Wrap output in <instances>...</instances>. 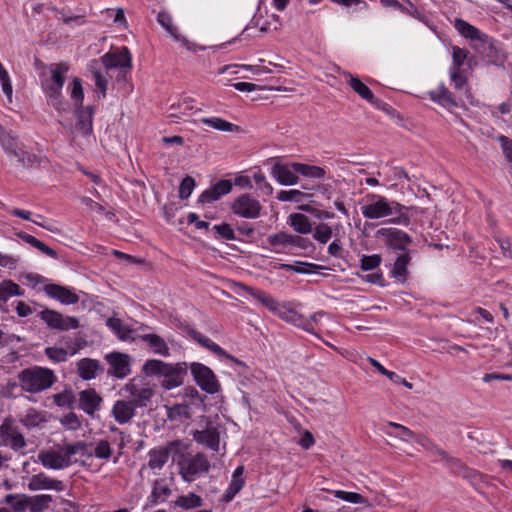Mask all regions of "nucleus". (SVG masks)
<instances>
[{
  "label": "nucleus",
  "mask_w": 512,
  "mask_h": 512,
  "mask_svg": "<svg viewBox=\"0 0 512 512\" xmlns=\"http://www.w3.org/2000/svg\"><path fill=\"white\" fill-rule=\"evenodd\" d=\"M142 370L147 376L163 377L161 386L166 390H171L184 383L187 364L185 362L172 364L159 359H150L145 362Z\"/></svg>",
  "instance_id": "1"
},
{
  "label": "nucleus",
  "mask_w": 512,
  "mask_h": 512,
  "mask_svg": "<svg viewBox=\"0 0 512 512\" xmlns=\"http://www.w3.org/2000/svg\"><path fill=\"white\" fill-rule=\"evenodd\" d=\"M18 380L22 391L37 394L51 388L57 382V376L49 368L33 366L19 372Z\"/></svg>",
  "instance_id": "2"
},
{
  "label": "nucleus",
  "mask_w": 512,
  "mask_h": 512,
  "mask_svg": "<svg viewBox=\"0 0 512 512\" xmlns=\"http://www.w3.org/2000/svg\"><path fill=\"white\" fill-rule=\"evenodd\" d=\"M2 149L6 154V163L12 168H28L37 162V157L24 150L22 143L11 133L2 134Z\"/></svg>",
  "instance_id": "3"
},
{
  "label": "nucleus",
  "mask_w": 512,
  "mask_h": 512,
  "mask_svg": "<svg viewBox=\"0 0 512 512\" xmlns=\"http://www.w3.org/2000/svg\"><path fill=\"white\" fill-rule=\"evenodd\" d=\"M179 474L186 482H192L200 475L207 473L210 469V462L204 453L182 454L178 460Z\"/></svg>",
  "instance_id": "4"
},
{
  "label": "nucleus",
  "mask_w": 512,
  "mask_h": 512,
  "mask_svg": "<svg viewBox=\"0 0 512 512\" xmlns=\"http://www.w3.org/2000/svg\"><path fill=\"white\" fill-rule=\"evenodd\" d=\"M371 202L361 207L362 215L367 219H380L399 213L401 205L398 202H389L379 195H368Z\"/></svg>",
  "instance_id": "5"
},
{
  "label": "nucleus",
  "mask_w": 512,
  "mask_h": 512,
  "mask_svg": "<svg viewBox=\"0 0 512 512\" xmlns=\"http://www.w3.org/2000/svg\"><path fill=\"white\" fill-rule=\"evenodd\" d=\"M190 370L197 385L208 394H216L221 390V385L215 373L206 365L193 362Z\"/></svg>",
  "instance_id": "6"
},
{
  "label": "nucleus",
  "mask_w": 512,
  "mask_h": 512,
  "mask_svg": "<svg viewBox=\"0 0 512 512\" xmlns=\"http://www.w3.org/2000/svg\"><path fill=\"white\" fill-rule=\"evenodd\" d=\"M375 236L387 248L400 253L408 251V246L412 242L411 237L406 232L397 228H380L376 231Z\"/></svg>",
  "instance_id": "7"
},
{
  "label": "nucleus",
  "mask_w": 512,
  "mask_h": 512,
  "mask_svg": "<svg viewBox=\"0 0 512 512\" xmlns=\"http://www.w3.org/2000/svg\"><path fill=\"white\" fill-rule=\"evenodd\" d=\"M122 391L127 394L129 398L127 400L133 403L137 408L147 406L154 395V390L149 384H145L142 380H137L136 378L126 383Z\"/></svg>",
  "instance_id": "8"
},
{
  "label": "nucleus",
  "mask_w": 512,
  "mask_h": 512,
  "mask_svg": "<svg viewBox=\"0 0 512 512\" xmlns=\"http://www.w3.org/2000/svg\"><path fill=\"white\" fill-rule=\"evenodd\" d=\"M234 214L246 219H256L260 216L262 206L260 202L249 194L237 197L231 204Z\"/></svg>",
  "instance_id": "9"
},
{
  "label": "nucleus",
  "mask_w": 512,
  "mask_h": 512,
  "mask_svg": "<svg viewBox=\"0 0 512 512\" xmlns=\"http://www.w3.org/2000/svg\"><path fill=\"white\" fill-rule=\"evenodd\" d=\"M39 317L51 329L67 331L79 327V320L76 317L63 316L55 310L44 309L39 313Z\"/></svg>",
  "instance_id": "10"
},
{
  "label": "nucleus",
  "mask_w": 512,
  "mask_h": 512,
  "mask_svg": "<svg viewBox=\"0 0 512 512\" xmlns=\"http://www.w3.org/2000/svg\"><path fill=\"white\" fill-rule=\"evenodd\" d=\"M186 332L190 338L198 342L202 347L210 350L219 357H224L230 360L231 362L235 363L236 365L246 368V364L243 361L237 359L233 355L226 352L222 347L214 343L210 338L204 336L194 328L187 327Z\"/></svg>",
  "instance_id": "11"
},
{
  "label": "nucleus",
  "mask_w": 512,
  "mask_h": 512,
  "mask_svg": "<svg viewBox=\"0 0 512 512\" xmlns=\"http://www.w3.org/2000/svg\"><path fill=\"white\" fill-rule=\"evenodd\" d=\"M272 313L297 327L302 329H311V321H307L306 318L298 313L290 303L277 302Z\"/></svg>",
  "instance_id": "12"
},
{
  "label": "nucleus",
  "mask_w": 512,
  "mask_h": 512,
  "mask_svg": "<svg viewBox=\"0 0 512 512\" xmlns=\"http://www.w3.org/2000/svg\"><path fill=\"white\" fill-rule=\"evenodd\" d=\"M38 460L45 468L53 470H61L72 464V460L66 458L62 448L41 451Z\"/></svg>",
  "instance_id": "13"
},
{
  "label": "nucleus",
  "mask_w": 512,
  "mask_h": 512,
  "mask_svg": "<svg viewBox=\"0 0 512 512\" xmlns=\"http://www.w3.org/2000/svg\"><path fill=\"white\" fill-rule=\"evenodd\" d=\"M110 365L107 373L115 378L123 379L131 373L130 357L127 354L112 352L106 355Z\"/></svg>",
  "instance_id": "14"
},
{
  "label": "nucleus",
  "mask_w": 512,
  "mask_h": 512,
  "mask_svg": "<svg viewBox=\"0 0 512 512\" xmlns=\"http://www.w3.org/2000/svg\"><path fill=\"white\" fill-rule=\"evenodd\" d=\"M193 439L201 445L206 446L212 451H219L220 435L218 429L211 423H207L201 430L192 432Z\"/></svg>",
  "instance_id": "15"
},
{
  "label": "nucleus",
  "mask_w": 512,
  "mask_h": 512,
  "mask_svg": "<svg viewBox=\"0 0 512 512\" xmlns=\"http://www.w3.org/2000/svg\"><path fill=\"white\" fill-rule=\"evenodd\" d=\"M99 61H101L107 70L113 68L130 69L132 67V57L127 47H122L117 52L106 53Z\"/></svg>",
  "instance_id": "16"
},
{
  "label": "nucleus",
  "mask_w": 512,
  "mask_h": 512,
  "mask_svg": "<svg viewBox=\"0 0 512 512\" xmlns=\"http://www.w3.org/2000/svg\"><path fill=\"white\" fill-rule=\"evenodd\" d=\"M46 295L62 304L71 305L79 301V296L71 289L58 284H47L43 288Z\"/></svg>",
  "instance_id": "17"
},
{
  "label": "nucleus",
  "mask_w": 512,
  "mask_h": 512,
  "mask_svg": "<svg viewBox=\"0 0 512 512\" xmlns=\"http://www.w3.org/2000/svg\"><path fill=\"white\" fill-rule=\"evenodd\" d=\"M180 445V441H172L165 447L151 449L148 453V467L151 469H162L167 463L170 452Z\"/></svg>",
  "instance_id": "18"
},
{
  "label": "nucleus",
  "mask_w": 512,
  "mask_h": 512,
  "mask_svg": "<svg viewBox=\"0 0 512 512\" xmlns=\"http://www.w3.org/2000/svg\"><path fill=\"white\" fill-rule=\"evenodd\" d=\"M232 182L230 180H220L207 190L203 191L198 198L199 203H211L217 201L222 196L230 193Z\"/></svg>",
  "instance_id": "19"
},
{
  "label": "nucleus",
  "mask_w": 512,
  "mask_h": 512,
  "mask_svg": "<svg viewBox=\"0 0 512 512\" xmlns=\"http://www.w3.org/2000/svg\"><path fill=\"white\" fill-rule=\"evenodd\" d=\"M2 445L10 446L14 450L22 449L25 446L23 435L12 426L9 419L2 423Z\"/></svg>",
  "instance_id": "20"
},
{
  "label": "nucleus",
  "mask_w": 512,
  "mask_h": 512,
  "mask_svg": "<svg viewBox=\"0 0 512 512\" xmlns=\"http://www.w3.org/2000/svg\"><path fill=\"white\" fill-rule=\"evenodd\" d=\"M102 397L95 389H86L79 393V408L86 414L93 416L100 409Z\"/></svg>",
  "instance_id": "21"
},
{
  "label": "nucleus",
  "mask_w": 512,
  "mask_h": 512,
  "mask_svg": "<svg viewBox=\"0 0 512 512\" xmlns=\"http://www.w3.org/2000/svg\"><path fill=\"white\" fill-rule=\"evenodd\" d=\"M28 489L30 491L55 490L60 492L64 490V484L60 480L51 479L44 473H39L30 478Z\"/></svg>",
  "instance_id": "22"
},
{
  "label": "nucleus",
  "mask_w": 512,
  "mask_h": 512,
  "mask_svg": "<svg viewBox=\"0 0 512 512\" xmlns=\"http://www.w3.org/2000/svg\"><path fill=\"white\" fill-rule=\"evenodd\" d=\"M136 406L130 401L117 400L112 407V416L119 424H126L130 422L136 415Z\"/></svg>",
  "instance_id": "23"
},
{
  "label": "nucleus",
  "mask_w": 512,
  "mask_h": 512,
  "mask_svg": "<svg viewBox=\"0 0 512 512\" xmlns=\"http://www.w3.org/2000/svg\"><path fill=\"white\" fill-rule=\"evenodd\" d=\"M296 171L293 170L292 164L285 165L281 163H275L271 168L272 176L281 184L285 186L295 185L299 181V177L296 175Z\"/></svg>",
  "instance_id": "24"
},
{
  "label": "nucleus",
  "mask_w": 512,
  "mask_h": 512,
  "mask_svg": "<svg viewBox=\"0 0 512 512\" xmlns=\"http://www.w3.org/2000/svg\"><path fill=\"white\" fill-rule=\"evenodd\" d=\"M104 368L99 360L83 358L77 362V372L81 379L91 380L102 373Z\"/></svg>",
  "instance_id": "25"
},
{
  "label": "nucleus",
  "mask_w": 512,
  "mask_h": 512,
  "mask_svg": "<svg viewBox=\"0 0 512 512\" xmlns=\"http://www.w3.org/2000/svg\"><path fill=\"white\" fill-rule=\"evenodd\" d=\"M454 27L466 39L478 41L482 44H486L489 41V37L486 34L462 19H455Z\"/></svg>",
  "instance_id": "26"
},
{
  "label": "nucleus",
  "mask_w": 512,
  "mask_h": 512,
  "mask_svg": "<svg viewBox=\"0 0 512 512\" xmlns=\"http://www.w3.org/2000/svg\"><path fill=\"white\" fill-rule=\"evenodd\" d=\"M93 114L94 109L91 106L76 107L77 123L76 128L83 135L88 136L93 131Z\"/></svg>",
  "instance_id": "27"
},
{
  "label": "nucleus",
  "mask_w": 512,
  "mask_h": 512,
  "mask_svg": "<svg viewBox=\"0 0 512 512\" xmlns=\"http://www.w3.org/2000/svg\"><path fill=\"white\" fill-rule=\"evenodd\" d=\"M267 242L277 253H293V234L279 232L269 235Z\"/></svg>",
  "instance_id": "28"
},
{
  "label": "nucleus",
  "mask_w": 512,
  "mask_h": 512,
  "mask_svg": "<svg viewBox=\"0 0 512 512\" xmlns=\"http://www.w3.org/2000/svg\"><path fill=\"white\" fill-rule=\"evenodd\" d=\"M138 339L146 343L154 354L164 357H168L170 355V349L166 341L161 336L149 333L138 336Z\"/></svg>",
  "instance_id": "29"
},
{
  "label": "nucleus",
  "mask_w": 512,
  "mask_h": 512,
  "mask_svg": "<svg viewBox=\"0 0 512 512\" xmlns=\"http://www.w3.org/2000/svg\"><path fill=\"white\" fill-rule=\"evenodd\" d=\"M428 95L432 101L440 104L441 106L449 110L452 108L459 107V104L456 101L453 94L444 85H441L437 89L429 91Z\"/></svg>",
  "instance_id": "30"
},
{
  "label": "nucleus",
  "mask_w": 512,
  "mask_h": 512,
  "mask_svg": "<svg viewBox=\"0 0 512 512\" xmlns=\"http://www.w3.org/2000/svg\"><path fill=\"white\" fill-rule=\"evenodd\" d=\"M410 261L411 256L409 251L399 253L396 259L394 260L393 267L390 271L391 276L400 282H404L407 278V267Z\"/></svg>",
  "instance_id": "31"
},
{
  "label": "nucleus",
  "mask_w": 512,
  "mask_h": 512,
  "mask_svg": "<svg viewBox=\"0 0 512 512\" xmlns=\"http://www.w3.org/2000/svg\"><path fill=\"white\" fill-rule=\"evenodd\" d=\"M244 474V467L238 466L232 475V480L224 494V500L226 502L231 501L237 493L240 492V490L243 488L245 484V480L243 478Z\"/></svg>",
  "instance_id": "32"
},
{
  "label": "nucleus",
  "mask_w": 512,
  "mask_h": 512,
  "mask_svg": "<svg viewBox=\"0 0 512 512\" xmlns=\"http://www.w3.org/2000/svg\"><path fill=\"white\" fill-rule=\"evenodd\" d=\"M348 77H349V80H348L349 85L359 96H361L366 101H368L374 105H377L378 107L380 106L379 104L381 102L379 100L375 99L374 94L372 93V91L369 89V87L366 84H364L359 78L354 77L351 74H348Z\"/></svg>",
  "instance_id": "33"
},
{
  "label": "nucleus",
  "mask_w": 512,
  "mask_h": 512,
  "mask_svg": "<svg viewBox=\"0 0 512 512\" xmlns=\"http://www.w3.org/2000/svg\"><path fill=\"white\" fill-rule=\"evenodd\" d=\"M88 72L94 79L96 87L101 92L102 96H106L108 80L101 72V65L99 60H91L87 66Z\"/></svg>",
  "instance_id": "34"
},
{
  "label": "nucleus",
  "mask_w": 512,
  "mask_h": 512,
  "mask_svg": "<svg viewBox=\"0 0 512 512\" xmlns=\"http://www.w3.org/2000/svg\"><path fill=\"white\" fill-rule=\"evenodd\" d=\"M288 223L293 228V230L299 234H309L313 230L310 219L301 213L290 214Z\"/></svg>",
  "instance_id": "35"
},
{
  "label": "nucleus",
  "mask_w": 512,
  "mask_h": 512,
  "mask_svg": "<svg viewBox=\"0 0 512 512\" xmlns=\"http://www.w3.org/2000/svg\"><path fill=\"white\" fill-rule=\"evenodd\" d=\"M200 121L204 125L222 132L239 133L241 131V128L238 125L230 123L220 117H205Z\"/></svg>",
  "instance_id": "36"
},
{
  "label": "nucleus",
  "mask_w": 512,
  "mask_h": 512,
  "mask_svg": "<svg viewBox=\"0 0 512 512\" xmlns=\"http://www.w3.org/2000/svg\"><path fill=\"white\" fill-rule=\"evenodd\" d=\"M52 501V496L48 494L28 496L26 500L30 512H44L49 509Z\"/></svg>",
  "instance_id": "37"
},
{
  "label": "nucleus",
  "mask_w": 512,
  "mask_h": 512,
  "mask_svg": "<svg viewBox=\"0 0 512 512\" xmlns=\"http://www.w3.org/2000/svg\"><path fill=\"white\" fill-rule=\"evenodd\" d=\"M194 101L190 98H184L183 100L174 103L170 107L169 118H182L183 116L189 115L194 110Z\"/></svg>",
  "instance_id": "38"
},
{
  "label": "nucleus",
  "mask_w": 512,
  "mask_h": 512,
  "mask_svg": "<svg viewBox=\"0 0 512 512\" xmlns=\"http://www.w3.org/2000/svg\"><path fill=\"white\" fill-rule=\"evenodd\" d=\"M172 493L171 488L164 479H157L153 483L151 498L153 503L164 502Z\"/></svg>",
  "instance_id": "39"
},
{
  "label": "nucleus",
  "mask_w": 512,
  "mask_h": 512,
  "mask_svg": "<svg viewBox=\"0 0 512 512\" xmlns=\"http://www.w3.org/2000/svg\"><path fill=\"white\" fill-rule=\"evenodd\" d=\"M292 168L297 173H300L301 175L309 178L321 179L326 174L322 167L303 163H292Z\"/></svg>",
  "instance_id": "40"
},
{
  "label": "nucleus",
  "mask_w": 512,
  "mask_h": 512,
  "mask_svg": "<svg viewBox=\"0 0 512 512\" xmlns=\"http://www.w3.org/2000/svg\"><path fill=\"white\" fill-rule=\"evenodd\" d=\"M174 503L182 509L190 510L202 506L203 499L199 495L190 492L186 495L178 496Z\"/></svg>",
  "instance_id": "41"
},
{
  "label": "nucleus",
  "mask_w": 512,
  "mask_h": 512,
  "mask_svg": "<svg viewBox=\"0 0 512 512\" xmlns=\"http://www.w3.org/2000/svg\"><path fill=\"white\" fill-rule=\"evenodd\" d=\"M18 236L23 241H25L26 243L32 245L33 247H35L36 249H38L39 251H41L45 255H47V256H49L51 258H57L56 251L53 250L52 248H50L49 246H47L44 242L38 240L36 237H34V236L30 235V234L24 233V232L18 233Z\"/></svg>",
  "instance_id": "42"
},
{
  "label": "nucleus",
  "mask_w": 512,
  "mask_h": 512,
  "mask_svg": "<svg viewBox=\"0 0 512 512\" xmlns=\"http://www.w3.org/2000/svg\"><path fill=\"white\" fill-rule=\"evenodd\" d=\"M106 325L118 336L119 339L123 341L131 339L132 330L128 326L123 325L119 318H108L106 320Z\"/></svg>",
  "instance_id": "43"
},
{
  "label": "nucleus",
  "mask_w": 512,
  "mask_h": 512,
  "mask_svg": "<svg viewBox=\"0 0 512 512\" xmlns=\"http://www.w3.org/2000/svg\"><path fill=\"white\" fill-rule=\"evenodd\" d=\"M243 289L246 293H248L253 298L258 300L265 307H267L271 312L273 311L276 303L278 302L275 298H273L271 295L267 294L266 292L257 290L255 288H252L249 286H243Z\"/></svg>",
  "instance_id": "44"
},
{
  "label": "nucleus",
  "mask_w": 512,
  "mask_h": 512,
  "mask_svg": "<svg viewBox=\"0 0 512 512\" xmlns=\"http://www.w3.org/2000/svg\"><path fill=\"white\" fill-rule=\"evenodd\" d=\"M313 239L319 244H326L333 236L332 227L327 223H319L312 230Z\"/></svg>",
  "instance_id": "45"
},
{
  "label": "nucleus",
  "mask_w": 512,
  "mask_h": 512,
  "mask_svg": "<svg viewBox=\"0 0 512 512\" xmlns=\"http://www.w3.org/2000/svg\"><path fill=\"white\" fill-rule=\"evenodd\" d=\"M69 66L66 63H56L51 65V79L53 81V85H58V88H63L64 85V76L68 72Z\"/></svg>",
  "instance_id": "46"
},
{
  "label": "nucleus",
  "mask_w": 512,
  "mask_h": 512,
  "mask_svg": "<svg viewBox=\"0 0 512 512\" xmlns=\"http://www.w3.org/2000/svg\"><path fill=\"white\" fill-rule=\"evenodd\" d=\"M28 495L22 494H9L5 497V502L9 504L15 512H23L28 509V504L26 502Z\"/></svg>",
  "instance_id": "47"
},
{
  "label": "nucleus",
  "mask_w": 512,
  "mask_h": 512,
  "mask_svg": "<svg viewBox=\"0 0 512 512\" xmlns=\"http://www.w3.org/2000/svg\"><path fill=\"white\" fill-rule=\"evenodd\" d=\"M159 24L176 40H181L177 27L172 24L171 16L166 12H160L157 16Z\"/></svg>",
  "instance_id": "48"
},
{
  "label": "nucleus",
  "mask_w": 512,
  "mask_h": 512,
  "mask_svg": "<svg viewBox=\"0 0 512 512\" xmlns=\"http://www.w3.org/2000/svg\"><path fill=\"white\" fill-rule=\"evenodd\" d=\"M53 401L58 407H72L75 402V396L71 389H65L64 391L54 394Z\"/></svg>",
  "instance_id": "49"
},
{
  "label": "nucleus",
  "mask_w": 512,
  "mask_h": 512,
  "mask_svg": "<svg viewBox=\"0 0 512 512\" xmlns=\"http://www.w3.org/2000/svg\"><path fill=\"white\" fill-rule=\"evenodd\" d=\"M45 414L37 411L36 409H29L22 419V422L27 427H35L45 422Z\"/></svg>",
  "instance_id": "50"
},
{
  "label": "nucleus",
  "mask_w": 512,
  "mask_h": 512,
  "mask_svg": "<svg viewBox=\"0 0 512 512\" xmlns=\"http://www.w3.org/2000/svg\"><path fill=\"white\" fill-rule=\"evenodd\" d=\"M44 90L49 97V103L54 106L56 109H60L61 107V90L62 88H58V85L53 84H44Z\"/></svg>",
  "instance_id": "51"
},
{
  "label": "nucleus",
  "mask_w": 512,
  "mask_h": 512,
  "mask_svg": "<svg viewBox=\"0 0 512 512\" xmlns=\"http://www.w3.org/2000/svg\"><path fill=\"white\" fill-rule=\"evenodd\" d=\"M382 258L379 254L362 255L360 259V268L363 271L376 269L381 264Z\"/></svg>",
  "instance_id": "52"
},
{
  "label": "nucleus",
  "mask_w": 512,
  "mask_h": 512,
  "mask_svg": "<svg viewBox=\"0 0 512 512\" xmlns=\"http://www.w3.org/2000/svg\"><path fill=\"white\" fill-rule=\"evenodd\" d=\"M71 99L75 102V107L83 106V87L81 80L77 77L73 78L72 81Z\"/></svg>",
  "instance_id": "53"
},
{
  "label": "nucleus",
  "mask_w": 512,
  "mask_h": 512,
  "mask_svg": "<svg viewBox=\"0 0 512 512\" xmlns=\"http://www.w3.org/2000/svg\"><path fill=\"white\" fill-rule=\"evenodd\" d=\"M468 56V51L466 49L460 48L458 46H454L452 48V65L450 69H458L461 70V66Z\"/></svg>",
  "instance_id": "54"
},
{
  "label": "nucleus",
  "mask_w": 512,
  "mask_h": 512,
  "mask_svg": "<svg viewBox=\"0 0 512 512\" xmlns=\"http://www.w3.org/2000/svg\"><path fill=\"white\" fill-rule=\"evenodd\" d=\"M45 354L51 361L56 363L65 362L68 358V352L63 348L47 347Z\"/></svg>",
  "instance_id": "55"
},
{
  "label": "nucleus",
  "mask_w": 512,
  "mask_h": 512,
  "mask_svg": "<svg viewBox=\"0 0 512 512\" xmlns=\"http://www.w3.org/2000/svg\"><path fill=\"white\" fill-rule=\"evenodd\" d=\"M399 439L405 442H411L416 441L417 443L421 444L422 446H425L424 444V437L420 435H416L412 430H410L408 427L404 426L401 428L398 434L395 435Z\"/></svg>",
  "instance_id": "56"
},
{
  "label": "nucleus",
  "mask_w": 512,
  "mask_h": 512,
  "mask_svg": "<svg viewBox=\"0 0 512 512\" xmlns=\"http://www.w3.org/2000/svg\"><path fill=\"white\" fill-rule=\"evenodd\" d=\"M5 295L7 296H21L23 290L20 286L11 280L2 281V301H5Z\"/></svg>",
  "instance_id": "57"
},
{
  "label": "nucleus",
  "mask_w": 512,
  "mask_h": 512,
  "mask_svg": "<svg viewBox=\"0 0 512 512\" xmlns=\"http://www.w3.org/2000/svg\"><path fill=\"white\" fill-rule=\"evenodd\" d=\"M306 194L301 192L300 190L292 189V190H282L278 193L277 199L279 201H295L300 202L305 198Z\"/></svg>",
  "instance_id": "58"
},
{
  "label": "nucleus",
  "mask_w": 512,
  "mask_h": 512,
  "mask_svg": "<svg viewBox=\"0 0 512 512\" xmlns=\"http://www.w3.org/2000/svg\"><path fill=\"white\" fill-rule=\"evenodd\" d=\"M333 493H334L335 497L342 499L344 501L350 502V503L362 504L365 502V498L359 493L346 492V491H342V490H336V491H333Z\"/></svg>",
  "instance_id": "59"
},
{
  "label": "nucleus",
  "mask_w": 512,
  "mask_h": 512,
  "mask_svg": "<svg viewBox=\"0 0 512 512\" xmlns=\"http://www.w3.org/2000/svg\"><path fill=\"white\" fill-rule=\"evenodd\" d=\"M111 455L112 449L110 443L107 440H100L94 449V456L98 459L107 460Z\"/></svg>",
  "instance_id": "60"
},
{
  "label": "nucleus",
  "mask_w": 512,
  "mask_h": 512,
  "mask_svg": "<svg viewBox=\"0 0 512 512\" xmlns=\"http://www.w3.org/2000/svg\"><path fill=\"white\" fill-rule=\"evenodd\" d=\"M194 187L195 180L190 176H186L180 183L179 197L181 199H187L191 195Z\"/></svg>",
  "instance_id": "61"
},
{
  "label": "nucleus",
  "mask_w": 512,
  "mask_h": 512,
  "mask_svg": "<svg viewBox=\"0 0 512 512\" xmlns=\"http://www.w3.org/2000/svg\"><path fill=\"white\" fill-rule=\"evenodd\" d=\"M61 423L67 429L78 430L81 427V421L74 412H69L63 416Z\"/></svg>",
  "instance_id": "62"
},
{
  "label": "nucleus",
  "mask_w": 512,
  "mask_h": 512,
  "mask_svg": "<svg viewBox=\"0 0 512 512\" xmlns=\"http://www.w3.org/2000/svg\"><path fill=\"white\" fill-rule=\"evenodd\" d=\"M61 448H62L66 458L71 460V457L73 455L84 452V450L86 448V444L82 441H79V442H76L73 444H67Z\"/></svg>",
  "instance_id": "63"
},
{
  "label": "nucleus",
  "mask_w": 512,
  "mask_h": 512,
  "mask_svg": "<svg viewBox=\"0 0 512 512\" xmlns=\"http://www.w3.org/2000/svg\"><path fill=\"white\" fill-rule=\"evenodd\" d=\"M502 151L509 162L512 163V140L504 135L498 137Z\"/></svg>",
  "instance_id": "64"
}]
</instances>
